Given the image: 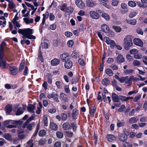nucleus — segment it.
Segmentation results:
<instances>
[{
    "label": "nucleus",
    "mask_w": 147,
    "mask_h": 147,
    "mask_svg": "<svg viewBox=\"0 0 147 147\" xmlns=\"http://www.w3.org/2000/svg\"><path fill=\"white\" fill-rule=\"evenodd\" d=\"M24 131L23 129H20L18 131V137L20 140H23L25 138V135L24 134Z\"/></svg>",
    "instance_id": "nucleus-7"
},
{
    "label": "nucleus",
    "mask_w": 147,
    "mask_h": 147,
    "mask_svg": "<svg viewBox=\"0 0 147 147\" xmlns=\"http://www.w3.org/2000/svg\"><path fill=\"white\" fill-rule=\"evenodd\" d=\"M23 20L27 24L32 23L33 22V19L32 18L29 19L28 18H23Z\"/></svg>",
    "instance_id": "nucleus-36"
},
{
    "label": "nucleus",
    "mask_w": 147,
    "mask_h": 147,
    "mask_svg": "<svg viewBox=\"0 0 147 147\" xmlns=\"http://www.w3.org/2000/svg\"><path fill=\"white\" fill-rule=\"evenodd\" d=\"M9 3L8 7L9 8L11 9H13L15 7V4L12 1L9 2Z\"/></svg>",
    "instance_id": "nucleus-52"
},
{
    "label": "nucleus",
    "mask_w": 147,
    "mask_h": 147,
    "mask_svg": "<svg viewBox=\"0 0 147 147\" xmlns=\"http://www.w3.org/2000/svg\"><path fill=\"white\" fill-rule=\"evenodd\" d=\"M141 97V96L140 95H138L136 96L134 98V101L135 102H138L140 98Z\"/></svg>",
    "instance_id": "nucleus-63"
},
{
    "label": "nucleus",
    "mask_w": 147,
    "mask_h": 147,
    "mask_svg": "<svg viewBox=\"0 0 147 147\" xmlns=\"http://www.w3.org/2000/svg\"><path fill=\"white\" fill-rule=\"evenodd\" d=\"M95 4L94 1L92 0H86L87 5L90 7H92Z\"/></svg>",
    "instance_id": "nucleus-22"
},
{
    "label": "nucleus",
    "mask_w": 147,
    "mask_h": 147,
    "mask_svg": "<svg viewBox=\"0 0 147 147\" xmlns=\"http://www.w3.org/2000/svg\"><path fill=\"white\" fill-rule=\"evenodd\" d=\"M124 61L123 56L121 55H119L117 57V63H123Z\"/></svg>",
    "instance_id": "nucleus-18"
},
{
    "label": "nucleus",
    "mask_w": 147,
    "mask_h": 147,
    "mask_svg": "<svg viewBox=\"0 0 147 147\" xmlns=\"http://www.w3.org/2000/svg\"><path fill=\"white\" fill-rule=\"evenodd\" d=\"M96 111V108L95 106H94L91 108L90 110V113L91 117H94V114Z\"/></svg>",
    "instance_id": "nucleus-29"
},
{
    "label": "nucleus",
    "mask_w": 147,
    "mask_h": 147,
    "mask_svg": "<svg viewBox=\"0 0 147 147\" xmlns=\"http://www.w3.org/2000/svg\"><path fill=\"white\" fill-rule=\"evenodd\" d=\"M18 32L20 34L25 36L26 38L29 39H36L35 36L32 35L33 33V30L30 28L24 29H19Z\"/></svg>",
    "instance_id": "nucleus-1"
},
{
    "label": "nucleus",
    "mask_w": 147,
    "mask_h": 147,
    "mask_svg": "<svg viewBox=\"0 0 147 147\" xmlns=\"http://www.w3.org/2000/svg\"><path fill=\"white\" fill-rule=\"evenodd\" d=\"M68 46L70 47H71L74 44V41L73 40H69L67 43Z\"/></svg>",
    "instance_id": "nucleus-64"
},
{
    "label": "nucleus",
    "mask_w": 147,
    "mask_h": 147,
    "mask_svg": "<svg viewBox=\"0 0 147 147\" xmlns=\"http://www.w3.org/2000/svg\"><path fill=\"white\" fill-rule=\"evenodd\" d=\"M104 91L105 92H103L102 93V97H103V99L104 102H105V101L107 100V98H106V96L105 95V93L107 92V93L108 92V91L104 89Z\"/></svg>",
    "instance_id": "nucleus-55"
},
{
    "label": "nucleus",
    "mask_w": 147,
    "mask_h": 147,
    "mask_svg": "<svg viewBox=\"0 0 147 147\" xmlns=\"http://www.w3.org/2000/svg\"><path fill=\"white\" fill-rule=\"evenodd\" d=\"M126 22L128 24L134 26L136 24L137 21L135 19L128 18L126 19Z\"/></svg>",
    "instance_id": "nucleus-11"
},
{
    "label": "nucleus",
    "mask_w": 147,
    "mask_h": 147,
    "mask_svg": "<svg viewBox=\"0 0 147 147\" xmlns=\"http://www.w3.org/2000/svg\"><path fill=\"white\" fill-rule=\"evenodd\" d=\"M35 116V115L34 114L32 115L26 120V122L29 123V122L33 120Z\"/></svg>",
    "instance_id": "nucleus-54"
},
{
    "label": "nucleus",
    "mask_w": 147,
    "mask_h": 147,
    "mask_svg": "<svg viewBox=\"0 0 147 147\" xmlns=\"http://www.w3.org/2000/svg\"><path fill=\"white\" fill-rule=\"evenodd\" d=\"M9 74L12 75H16L18 72V69L16 67L11 65H9Z\"/></svg>",
    "instance_id": "nucleus-4"
},
{
    "label": "nucleus",
    "mask_w": 147,
    "mask_h": 147,
    "mask_svg": "<svg viewBox=\"0 0 147 147\" xmlns=\"http://www.w3.org/2000/svg\"><path fill=\"white\" fill-rule=\"evenodd\" d=\"M125 84H126L127 86H131L132 84V80L130 76L129 77L128 79L126 80L125 81Z\"/></svg>",
    "instance_id": "nucleus-33"
},
{
    "label": "nucleus",
    "mask_w": 147,
    "mask_h": 147,
    "mask_svg": "<svg viewBox=\"0 0 147 147\" xmlns=\"http://www.w3.org/2000/svg\"><path fill=\"white\" fill-rule=\"evenodd\" d=\"M49 28L51 30H55L56 28V25L55 24H53L50 26Z\"/></svg>",
    "instance_id": "nucleus-62"
},
{
    "label": "nucleus",
    "mask_w": 147,
    "mask_h": 147,
    "mask_svg": "<svg viewBox=\"0 0 147 147\" xmlns=\"http://www.w3.org/2000/svg\"><path fill=\"white\" fill-rule=\"evenodd\" d=\"M124 125L125 122H118L117 123V126L119 127L124 126Z\"/></svg>",
    "instance_id": "nucleus-61"
},
{
    "label": "nucleus",
    "mask_w": 147,
    "mask_h": 147,
    "mask_svg": "<svg viewBox=\"0 0 147 147\" xmlns=\"http://www.w3.org/2000/svg\"><path fill=\"white\" fill-rule=\"evenodd\" d=\"M120 98L122 102L126 101L127 100V97L124 96H121Z\"/></svg>",
    "instance_id": "nucleus-58"
},
{
    "label": "nucleus",
    "mask_w": 147,
    "mask_h": 147,
    "mask_svg": "<svg viewBox=\"0 0 147 147\" xmlns=\"http://www.w3.org/2000/svg\"><path fill=\"white\" fill-rule=\"evenodd\" d=\"M128 4L129 6L131 7H134L136 6V4L135 2L132 1H129Z\"/></svg>",
    "instance_id": "nucleus-42"
},
{
    "label": "nucleus",
    "mask_w": 147,
    "mask_h": 147,
    "mask_svg": "<svg viewBox=\"0 0 147 147\" xmlns=\"http://www.w3.org/2000/svg\"><path fill=\"white\" fill-rule=\"evenodd\" d=\"M56 135L57 137L59 138H62L63 136V133L59 131H58L57 132Z\"/></svg>",
    "instance_id": "nucleus-48"
},
{
    "label": "nucleus",
    "mask_w": 147,
    "mask_h": 147,
    "mask_svg": "<svg viewBox=\"0 0 147 147\" xmlns=\"http://www.w3.org/2000/svg\"><path fill=\"white\" fill-rule=\"evenodd\" d=\"M112 100L114 102H117L118 101V96L114 93L112 94Z\"/></svg>",
    "instance_id": "nucleus-30"
},
{
    "label": "nucleus",
    "mask_w": 147,
    "mask_h": 147,
    "mask_svg": "<svg viewBox=\"0 0 147 147\" xmlns=\"http://www.w3.org/2000/svg\"><path fill=\"white\" fill-rule=\"evenodd\" d=\"M9 65L6 63L5 59L0 60V67L2 69L5 68L7 66H9Z\"/></svg>",
    "instance_id": "nucleus-13"
},
{
    "label": "nucleus",
    "mask_w": 147,
    "mask_h": 147,
    "mask_svg": "<svg viewBox=\"0 0 147 147\" xmlns=\"http://www.w3.org/2000/svg\"><path fill=\"white\" fill-rule=\"evenodd\" d=\"M61 117L62 121H66L67 117V115L64 113H63L61 114Z\"/></svg>",
    "instance_id": "nucleus-51"
},
{
    "label": "nucleus",
    "mask_w": 147,
    "mask_h": 147,
    "mask_svg": "<svg viewBox=\"0 0 147 147\" xmlns=\"http://www.w3.org/2000/svg\"><path fill=\"white\" fill-rule=\"evenodd\" d=\"M64 66L67 69L71 68L73 66L72 63L70 60L65 62Z\"/></svg>",
    "instance_id": "nucleus-12"
},
{
    "label": "nucleus",
    "mask_w": 147,
    "mask_h": 147,
    "mask_svg": "<svg viewBox=\"0 0 147 147\" xmlns=\"http://www.w3.org/2000/svg\"><path fill=\"white\" fill-rule=\"evenodd\" d=\"M10 123L13 124L19 125H20L22 123V121L20 120H14L13 121L11 120H7L3 122V125L5 126Z\"/></svg>",
    "instance_id": "nucleus-3"
},
{
    "label": "nucleus",
    "mask_w": 147,
    "mask_h": 147,
    "mask_svg": "<svg viewBox=\"0 0 147 147\" xmlns=\"http://www.w3.org/2000/svg\"><path fill=\"white\" fill-rule=\"evenodd\" d=\"M63 128L64 130H68L71 128L70 124L68 122L64 123L63 125Z\"/></svg>",
    "instance_id": "nucleus-23"
},
{
    "label": "nucleus",
    "mask_w": 147,
    "mask_h": 147,
    "mask_svg": "<svg viewBox=\"0 0 147 147\" xmlns=\"http://www.w3.org/2000/svg\"><path fill=\"white\" fill-rule=\"evenodd\" d=\"M50 127L51 129L54 131L57 130L58 128V127L56 124L53 122H50Z\"/></svg>",
    "instance_id": "nucleus-25"
},
{
    "label": "nucleus",
    "mask_w": 147,
    "mask_h": 147,
    "mask_svg": "<svg viewBox=\"0 0 147 147\" xmlns=\"http://www.w3.org/2000/svg\"><path fill=\"white\" fill-rule=\"evenodd\" d=\"M61 58L63 62H65L70 60V57L68 53H64L61 55Z\"/></svg>",
    "instance_id": "nucleus-6"
},
{
    "label": "nucleus",
    "mask_w": 147,
    "mask_h": 147,
    "mask_svg": "<svg viewBox=\"0 0 147 147\" xmlns=\"http://www.w3.org/2000/svg\"><path fill=\"white\" fill-rule=\"evenodd\" d=\"M34 108L35 107L34 105L30 104L28 105L27 109L28 111L29 112L31 113H34Z\"/></svg>",
    "instance_id": "nucleus-21"
},
{
    "label": "nucleus",
    "mask_w": 147,
    "mask_h": 147,
    "mask_svg": "<svg viewBox=\"0 0 147 147\" xmlns=\"http://www.w3.org/2000/svg\"><path fill=\"white\" fill-rule=\"evenodd\" d=\"M119 3L118 0H112L111 4L113 6H117Z\"/></svg>",
    "instance_id": "nucleus-50"
},
{
    "label": "nucleus",
    "mask_w": 147,
    "mask_h": 147,
    "mask_svg": "<svg viewBox=\"0 0 147 147\" xmlns=\"http://www.w3.org/2000/svg\"><path fill=\"white\" fill-rule=\"evenodd\" d=\"M101 16L102 18H104L107 21H109L110 19V17L107 13L103 12L102 13Z\"/></svg>",
    "instance_id": "nucleus-17"
},
{
    "label": "nucleus",
    "mask_w": 147,
    "mask_h": 147,
    "mask_svg": "<svg viewBox=\"0 0 147 147\" xmlns=\"http://www.w3.org/2000/svg\"><path fill=\"white\" fill-rule=\"evenodd\" d=\"M138 52V50L135 49H131L130 50L129 53L131 54L134 55Z\"/></svg>",
    "instance_id": "nucleus-41"
},
{
    "label": "nucleus",
    "mask_w": 147,
    "mask_h": 147,
    "mask_svg": "<svg viewBox=\"0 0 147 147\" xmlns=\"http://www.w3.org/2000/svg\"><path fill=\"white\" fill-rule=\"evenodd\" d=\"M118 138L120 141L124 142L127 140V137L124 134H121L118 136Z\"/></svg>",
    "instance_id": "nucleus-14"
},
{
    "label": "nucleus",
    "mask_w": 147,
    "mask_h": 147,
    "mask_svg": "<svg viewBox=\"0 0 147 147\" xmlns=\"http://www.w3.org/2000/svg\"><path fill=\"white\" fill-rule=\"evenodd\" d=\"M123 145L125 147H132V145L127 142L123 143Z\"/></svg>",
    "instance_id": "nucleus-57"
},
{
    "label": "nucleus",
    "mask_w": 147,
    "mask_h": 147,
    "mask_svg": "<svg viewBox=\"0 0 147 147\" xmlns=\"http://www.w3.org/2000/svg\"><path fill=\"white\" fill-rule=\"evenodd\" d=\"M133 72V70L132 69H129L124 71V73L125 75H127L132 73Z\"/></svg>",
    "instance_id": "nucleus-46"
},
{
    "label": "nucleus",
    "mask_w": 147,
    "mask_h": 147,
    "mask_svg": "<svg viewBox=\"0 0 147 147\" xmlns=\"http://www.w3.org/2000/svg\"><path fill=\"white\" fill-rule=\"evenodd\" d=\"M113 28L117 32H119L121 31V28L119 26H114Z\"/></svg>",
    "instance_id": "nucleus-47"
},
{
    "label": "nucleus",
    "mask_w": 147,
    "mask_h": 147,
    "mask_svg": "<svg viewBox=\"0 0 147 147\" xmlns=\"http://www.w3.org/2000/svg\"><path fill=\"white\" fill-rule=\"evenodd\" d=\"M24 112L23 110L22 107H19L16 113V115H19L22 114Z\"/></svg>",
    "instance_id": "nucleus-34"
},
{
    "label": "nucleus",
    "mask_w": 147,
    "mask_h": 147,
    "mask_svg": "<svg viewBox=\"0 0 147 147\" xmlns=\"http://www.w3.org/2000/svg\"><path fill=\"white\" fill-rule=\"evenodd\" d=\"M109 80L107 78H105L102 80V83L104 85L107 86L109 84Z\"/></svg>",
    "instance_id": "nucleus-31"
},
{
    "label": "nucleus",
    "mask_w": 147,
    "mask_h": 147,
    "mask_svg": "<svg viewBox=\"0 0 147 147\" xmlns=\"http://www.w3.org/2000/svg\"><path fill=\"white\" fill-rule=\"evenodd\" d=\"M89 15L93 19H98L100 17V15L96 11L92 10L90 11Z\"/></svg>",
    "instance_id": "nucleus-5"
},
{
    "label": "nucleus",
    "mask_w": 147,
    "mask_h": 147,
    "mask_svg": "<svg viewBox=\"0 0 147 147\" xmlns=\"http://www.w3.org/2000/svg\"><path fill=\"white\" fill-rule=\"evenodd\" d=\"M138 120V118L131 117L129 119L128 122L129 123L133 124L137 122Z\"/></svg>",
    "instance_id": "nucleus-27"
},
{
    "label": "nucleus",
    "mask_w": 147,
    "mask_h": 147,
    "mask_svg": "<svg viewBox=\"0 0 147 147\" xmlns=\"http://www.w3.org/2000/svg\"><path fill=\"white\" fill-rule=\"evenodd\" d=\"M47 97L49 99L53 98L55 101L57 102L59 101L57 95L55 92H53L50 94H48Z\"/></svg>",
    "instance_id": "nucleus-8"
},
{
    "label": "nucleus",
    "mask_w": 147,
    "mask_h": 147,
    "mask_svg": "<svg viewBox=\"0 0 147 147\" xmlns=\"http://www.w3.org/2000/svg\"><path fill=\"white\" fill-rule=\"evenodd\" d=\"M3 137L6 140H10L12 139V137L10 134L9 133H6L4 135Z\"/></svg>",
    "instance_id": "nucleus-32"
},
{
    "label": "nucleus",
    "mask_w": 147,
    "mask_h": 147,
    "mask_svg": "<svg viewBox=\"0 0 147 147\" xmlns=\"http://www.w3.org/2000/svg\"><path fill=\"white\" fill-rule=\"evenodd\" d=\"M60 60L59 59L55 58L51 61V65L56 66L58 65L60 63Z\"/></svg>",
    "instance_id": "nucleus-15"
},
{
    "label": "nucleus",
    "mask_w": 147,
    "mask_h": 147,
    "mask_svg": "<svg viewBox=\"0 0 147 147\" xmlns=\"http://www.w3.org/2000/svg\"><path fill=\"white\" fill-rule=\"evenodd\" d=\"M109 45H110L111 48L113 49L115 46V43L114 40H111V41L109 43Z\"/></svg>",
    "instance_id": "nucleus-60"
},
{
    "label": "nucleus",
    "mask_w": 147,
    "mask_h": 147,
    "mask_svg": "<svg viewBox=\"0 0 147 147\" xmlns=\"http://www.w3.org/2000/svg\"><path fill=\"white\" fill-rule=\"evenodd\" d=\"M60 99L65 102H66L67 101V97L64 93L62 92L60 94Z\"/></svg>",
    "instance_id": "nucleus-26"
},
{
    "label": "nucleus",
    "mask_w": 147,
    "mask_h": 147,
    "mask_svg": "<svg viewBox=\"0 0 147 147\" xmlns=\"http://www.w3.org/2000/svg\"><path fill=\"white\" fill-rule=\"evenodd\" d=\"M5 109L6 113L9 114L12 111V105L9 104L7 105L5 107Z\"/></svg>",
    "instance_id": "nucleus-28"
},
{
    "label": "nucleus",
    "mask_w": 147,
    "mask_h": 147,
    "mask_svg": "<svg viewBox=\"0 0 147 147\" xmlns=\"http://www.w3.org/2000/svg\"><path fill=\"white\" fill-rule=\"evenodd\" d=\"M75 3L77 6L81 9H83L85 7L84 3L82 0H76Z\"/></svg>",
    "instance_id": "nucleus-10"
},
{
    "label": "nucleus",
    "mask_w": 147,
    "mask_h": 147,
    "mask_svg": "<svg viewBox=\"0 0 147 147\" xmlns=\"http://www.w3.org/2000/svg\"><path fill=\"white\" fill-rule=\"evenodd\" d=\"M46 132L45 130H42L40 131L38 135L39 136L42 137L44 136L46 134Z\"/></svg>",
    "instance_id": "nucleus-49"
},
{
    "label": "nucleus",
    "mask_w": 147,
    "mask_h": 147,
    "mask_svg": "<svg viewBox=\"0 0 147 147\" xmlns=\"http://www.w3.org/2000/svg\"><path fill=\"white\" fill-rule=\"evenodd\" d=\"M104 41L105 42H106L108 45H109V43L111 40H110L109 38L107 37H105L104 38Z\"/></svg>",
    "instance_id": "nucleus-56"
},
{
    "label": "nucleus",
    "mask_w": 147,
    "mask_h": 147,
    "mask_svg": "<svg viewBox=\"0 0 147 147\" xmlns=\"http://www.w3.org/2000/svg\"><path fill=\"white\" fill-rule=\"evenodd\" d=\"M123 43L125 49L128 50L133 45L132 36L129 35L126 36L124 38Z\"/></svg>",
    "instance_id": "nucleus-2"
},
{
    "label": "nucleus",
    "mask_w": 147,
    "mask_h": 147,
    "mask_svg": "<svg viewBox=\"0 0 147 147\" xmlns=\"http://www.w3.org/2000/svg\"><path fill=\"white\" fill-rule=\"evenodd\" d=\"M101 29L105 33L108 32L109 28L108 26L105 24H103L101 25Z\"/></svg>",
    "instance_id": "nucleus-20"
},
{
    "label": "nucleus",
    "mask_w": 147,
    "mask_h": 147,
    "mask_svg": "<svg viewBox=\"0 0 147 147\" xmlns=\"http://www.w3.org/2000/svg\"><path fill=\"white\" fill-rule=\"evenodd\" d=\"M17 87L16 85H11L9 84H6L5 85V87L7 89H15Z\"/></svg>",
    "instance_id": "nucleus-24"
},
{
    "label": "nucleus",
    "mask_w": 147,
    "mask_h": 147,
    "mask_svg": "<svg viewBox=\"0 0 147 147\" xmlns=\"http://www.w3.org/2000/svg\"><path fill=\"white\" fill-rule=\"evenodd\" d=\"M73 11V8L71 7H68L66 10V11L67 13H72Z\"/></svg>",
    "instance_id": "nucleus-59"
},
{
    "label": "nucleus",
    "mask_w": 147,
    "mask_h": 147,
    "mask_svg": "<svg viewBox=\"0 0 147 147\" xmlns=\"http://www.w3.org/2000/svg\"><path fill=\"white\" fill-rule=\"evenodd\" d=\"M78 110L75 109L73 110L72 115L74 119H76L78 116Z\"/></svg>",
    "instance_id": "nucleus-16"
},
{
    "label": "nucleus",
    "mask_w": 147,
    "mask_h": 147,
    "mask_svg": "<svg viewBox=\"0 0 147 147\" xmlns=\"http://www.w3.org/2000/svg\"><path fill=\"white\" fill-rule=\"evenodd\" d=\"M43 121L45 125L47 126L48 125V121L47 116L45 115L43 116Z\"/></svg>",
    "instance_id": "nucleus-45"
},
{
    "label": "nucleus",
    "mask_w": 147,
    "mask_h": 147,
    "mask_svg": "<svg viewBox=\"0 0 147 147\" xmlns=\"http://www.w3.org/2000/svg\"><path fill=\"white\" fill-rule=\"evenodd\" d=\"M132 64L134 66H139L141 63L139 61L135 60L133 61Z\"/></svg>",
    "instance_id": "nucleus-44"
},
{
    "label": "nucleus",
    "mask_w": 147,
    "mask_h": 147,
    "mask_svg": "<svg viewBox=\"0 0 147 147\" xmlns=\"http://www.w3.org/2000/svg\"><path fill=\"white\" fill-rule=\"evenodd\" d=\"M107 138L108 141L112 142L115 140V136L111 134L107 135Z\"/></svg>",
    "instance_id": "nucleus-19"
},
{
    "label": "nucleus",
    "mask_w": 147,
    "mask_h": 147,
    "mask_svg": "<svg viewBox=\"0 0 147 147\" xmlns=\"http://www.w3.org/2000/svg\"><path fill=\"white\" fill-rule=\"evenodd\" d=\"M47 77L48 78V82L50 84H51L52 82V76L49 73H48L46 75Z\"/></svg>",
    "instance_id": "nucleus-38"
},
{
    "label": "nucleus",
    "mask_w": 147,
    "mask_h": 147,
    "mask_svg": "<svg viewBox=\"0 0 147 147\" xmlns=\"http://www.w3.org/2000/svg\"><path fill=\"white\" fill-rule=\"evenodd\" d=\"M34 122H32L31 123L28 124L26 126L27 129L29 131L32 129V125H34Z\"/></svg>",
    "instance_id": "nucleus-40"
},
{
    "label": "nucleus",
    "mask_w": 147,
    "mask_h": 147,
    "mask_svg": "<svg viewBox=\"0 0 147 147\" xmlns=\"http://www.w3.org/2000/svg\"><path fill=\"white\" fill-rule=\"evenodd\" d=\"M134 44L136 45L142 47L143 46V42L140 39L138 38H135L133 40Z\"/></svg>",
    "instance_id": "nucleus-9"
},
{
    "label": "nucleus",
    "mask_w": 147,
    "mask_h": 147,
    "mask_svg": "<svg viewBox=\"0 0 147 147\" xmlns=\"http://www.w3.org/2000/svg\"><path fill=\"white\" fill-rule=\"evenodd\" d=\"M79 54L78 52L74 50L73 51L71 55V56L72 57L74 58H77L79 57Z\"/></svg>",
    "instance_id": "nucleus-35"
},
{
    "label": "nucleus",
    "mask_w": 147,
    "mask_h": 147,
    "mask_svg": "<svg viewBox=\"0 0 147 147\" xmlns=\"http://www.w3.org/2000/svg\"><path fill=\"white\" fill-rule=\"evenodd\" d=\"M106 74L109 76H111L113 75V73L112 70L109 68L107 69L105 71Z\"/></svg>",
    "instance_id": "nucleus-37"
},
{
    "label": "nucleus",
    "mask_w": 147,
    "mask_h": 147,
    "mask_svg": "<svg viewBox=\"0 0 147 147\" xmlns=\"http://www.w3.org/2000/svg\"><path fill=\"white\" fill-rule=\"evenodd\" d=\"M142 55L138 52L136 54L134 55V57L135 59H140L142 57Z\"/></svg>",
    "instance_id": "nucleus-53"
},
{
    "label": "nucleus",
    "mask_w": 147,
    "mask_h": 147,
    "mask_svg": "<svg viewBox=\"0 0 147 147\" xmlns=\"http://www.w3.org/2000/svg\"><path fill=\"white\" fill-rule=\"evenodd\" d=\"M128 76H126L124 77H122L120 78L119 81L121 83H123L127 79Z\"/></svg>",
    "instance_id": "nucleus-43"
},
{
    "label": "nucleus",
    "mask_w": 147,
    "mask_h": 147,
    "mask_svg": "<svg viewBox=\"0 0 147 147\" xmlns=\"http://www.w3.org/2000/svg\"><path fill=\"white\" fill-rule=\"evenodd\" d=\"M46 143L45 139L43 138L41 139L38 141V145L39 146H42L45 144Z\"/></svg>",
    "instance_id": "nucleus-39"
}]
</instances>
